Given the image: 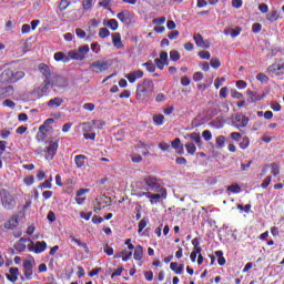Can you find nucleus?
<instances>
[{
	"label": "nucleus",
	"mask_w": 284,
	"mask_h": 284,
	"mask_svg": "<svg viewBox=\"0 0 284 284\" xmlns=\"http://www.w3.org/2000/svg\"><path fill=\"white\" fill-rule=\"evenodd\" d=\"M26 77L23 71H14L12 69H6L0 74V83H17V81H21Z\"/></svg>",
	"instance_id": "1"
},
{
	"label": "nucleus",
	"mask_w": 284,
	"mask_h": 284,
	"mask_svg": "<svg viewBox=\"0 0 284 284\" xmlns=\"http://www.w3.org/2000/svg\"><path fill=\"white\" fill-rule=\"evenodd\" d=\"M153 89L154 82L144 80L143 83L138 84L136 99H145V97H150Z\"/></svg>",
	"instance_id": "2"
},
{
	"label": "nucleus",
	"mask_w": 284,
	"mask_h": 284,
	"mask_svg": "<svg viewBox=\"0 0 284 284\" xmlns=\"http://www.w3.org/2000/svg\"><path fill=\"white\" fill-rule=\"evenodd\" d=\"M161 193L162 194H154L152 192H141L138 194V196H139V199H143V196H144V199H149V201L152 205H156V203H159V201H161V199L162 200L168 199V193L165 192V190H163Z\"/></svg>",
	"instance_id": "3"
},
{
	"label": "nucleus",
	"mask_w": 284,
	"mask_h": 284,
	"mask_svg": "<svg viewBox=\"0 0 284 284\" xmlns=\"http://www.w3.org/2000/svg\"><path fill=\"white\" fill-rule=\"evenodd\" d=\"M90 52V45L84 44L78 48V50H71L68 52L70 59L73 61H83L85 59V54Z\"/></svg>",
	"instance_id": "4"
},
{
	"label": "nucleus",
	"mask_w": 284,
	"mask_h": 284,
	"mask_svg": "<svg viewBox=\"0 0 284 284\" xmlns=\"http://www.w3.org/2000/svg\"><path fill=\"white\" fill-rule=\"evenodd\" d=\"M57 150H59V139L53 138L47 142L45 159L52 161L57 156Z\"/></svg>",
	"instance_id": "5"
},
{
	"label": "nucleus",
	"mask_w": 284,
	"mask_h": 284,
	"mask_svg": "<svg viewBox=\"0 0 284 284\" xmlns=\"http://www.w3.org/2000/svg\"><path fill=\"white\" fill-rule=\"evenodd\" d=\"M28 251L33 252V254H43L45 250H48V243L45 241H38L34 243V241L31 240V243L28 244Z\"/></svg>",
	"instance_id": "6"
},
{
	"label": "nucleus",
	"mask_w": 284,
	"mask_h": 284,
	"mask_svg": "<svg viewBox=\"0 0 284 284\" xmlns=\"http://www.w3.org/2000/svg\"><path fill=\"white\" fill-rule=\"evenodd\" d=\"M23 267H24V277L26 281H32V275L34 274L33 267H34V257L29 256L28 258L24 260L23 262Z\"/></svg>",
	"instance_id": "7"
},
{
	"label": "nucleus",
	"mask_w": 284,
	"mask_h": 284,
	"mask_svg": "<svg viewBox=\"0 0 284 284\" xmlns=\"http://www.w3.org/2000/svg\"><path fill=\"white\" fill-rule=\"evenodd\" d=\"M89 69L92 72H95V74H101L103 72H105L106 70H110V63H108V61H94L89 65Z\"/></svg>",
	"instance_id": "8"
},
{
	"label": "nucleus",
	"mask_w": 284,
	"mask_h": 284,
	"mask_svg": "<svg viewBox=\"0 0 284 284\" xmlns=\"http://www.w3.org/2000/svg\"><path fill=\"white\" fill-rule=\"evenodd\" d=\"M80 125L82 128L84 139L89 141H94V139H97V133H94V125L92 122H83Z\"/></svg>",
	"instance_id": "9"
},
{
	"label": "nucleus",
	"mask_w": 284,
	"mask_h": 284,
	"mask_svg": "<svg viewBox=\"0 0 284 284\" xmlns=\"http://www.w3.org/2000/svg\"><path fill=\"white\" fill-rule=\"evenodd\" d=\"M145 185H148V190L151 192H163V186L159 183V180L154 176H146L144 179Z\"/></svg>",
	"instance_id": "10"
},
{
	"label": "nucleus",
	"mask_w": 284,
	"mask_h": 284,
	"mask_svg": "<svg viewBox=\"0 0 284 284\" xmlns=\"http://www.w3.org/2000/svg\"><path fill=\"white\" fill-rule=\"evenodd\" d=\"M116 19L121 21L124 26H130L134 19V14L130 12L129 10H122L116 14Z\"/></svg>",
	"instance_id": "11"
},
{
	"label": "nucleus",
	"mask_w": 284,
	"mask_h": 284,
	"mask_svg": "<svg viewBox=\"0 0 284 284\" xmlns=\"http://www.w3.org/2000/svg\"><path fill=\"white\" fill-rule=\"evenodd\" d=\"M1 201L6 210H12L14 207V199L6 190H2Z\"/></svg>",
	"instance_id": "12"
},
{
	"label": "nucleus",
	"mask_w": 284,
	"mask_h": 284,
	"mask_svg": "<svg viewBox=\"0 0 284 284\" xmlns=\"http://www.w3.org/2000/svg\"><path fill=\"white\" fill-rule=\"evenodd\" d=\"M270 74L278 77V74H284V61L280 60L268 67Z\"/></svg>",
	"instance_id": "13"
},
{
	"label": "nucleus",
	"mask_w": 284,
	"mask_h": 284,
	"mask_svg": "<svg viewBox=\"0 0 284 284\" xmlns=\"http://www.w3.org/2000/svg\"><path fill=\"white\" fill-rule=\"evenodd\" d=\"M48 92H50V84L45 83L34 89L32 94L36 99H42V97H48Z\"/></svg>",
	"instance_id": "14"
},
{
	"label": "nucleus",
	"mask_w": 284,
	"mask_h": 284,
	"mask_svg": "<svg viewBox=\"0 0 284 284\" xmlns=\"http://www.w3.org/2000/svg\"><path fill=\"white\" fill-rule=\"evenodd\" d=\"M154 63H155V65H156V68H158L159 70H163V68H165V65H170V62L168 61V52L162 51V52L160 53V59L156 58V59L154 60Z\"/></svg>",
	"instance_id": "15"
},
{
	"label": "nucleus",
	"mask_w": 284,
	"mask_h": 284,
	"mask_svg": "<svg viewBox=\"0 0 284 284\" xmlns=\"http://www.w3.org/2000/svg\"><path fill=\"white\" fill-rule=\"evenodd\" d=\"M90 193V189H80L77 191L75 193V203L78 205H83V203H85L87 201V196L85 194Z\"/></svg>",
	"instance_id": "16"
},
{
	"label": "nucleus",
	"mask_w": 284,
	"mask_h": 284,
	"mask_svg": "<svg viewBox=\"0 0 284 284\" xmlns=\"http://www.w3.org/2000/svg\"><path fill=\"white\" fill-rule=\"evenodd\" d=\"M235 128H247V124L250 123V118L245 116L244 114H237L235 115Z\"/></svg>",
	"instance_id": "17"
},
{
	"label": "nucleus",
	"mask_w": 284,
	"mask_h": 284,
	"mask_svg": "<svg viewBox=\"0 0 284 284\" xmlns=\"http://www.w3.org/2000/svg\"><path fill=\"white\" fill-rule=\"evenodd\" d=\"M125 79H128L129 83H136L138 79H143V71L135 70L125 74Z\"/></svg>",
	"instance_id": "18"
},
{
	"label": "nucleus",
	"mask_w": 284,
	"mask_h": 284,
	"mask_svg": "<svg viewBox=\"0 0 284 284\" xmlns=\"http://www.w3.org/2000/svg\"><path fill=\"white\" fill-rule=\"evenodd\" d=\"M193 40L195 41V45H197V48H205L206 50L210 49V42L204 40L201 33H195L193 36Z\"/></svg>",
	"instance_id": "19"
},
{
	"label": "nucleus",
	"mask_w": 284,
	"mask_h": 284,
	"mask_svg": "<svg viewBox=\"0 0 284 284\" xmlns=\"http://www.w3.org/2000/svg\"><path fill=\"white\" fill-rule=\"evenodd\" d=\"M184 139H191V141H194L195 145H197L200 150H203V141L201 140L200 133L193 132L191 134H186Z\"/></svg>",
	"instance_id": "20"
},
{
	"label": "nucleus",
	"mask_w": 284,
	"mask_h": 284,
	"mask_svg": "<svg viewBox=\"0 0 284 284\" xmlns=\"http://www.w3.org/2000/svg\"><path fill=\"white\" fill-rule=\"evenodd\" d=\"M32 240L30 239H26V237H21L16 244H14V250L17 252H26V247H28L26 245V243H31Z\"/></svg>",
	"instance_id": "21"
},
{
	"label": "nucleus",
	"mask_w": 284,
	"mask_h": 284,
	"mask_svg": "<svg viewBox=\"0 0 284 284\" xmlns=\"http://www.w3.org/2000/svg\"><path fill=\"white\" fill-rule=\"evenodd\" d=\"M48 108H50L51 110H57V108H61V105H63V98L61 97H57L51 99L48 103H47Z\"/></svg>",
	"instance_id": "22"
},
{
	"label": "nucleus",
	"mask_w": 284,
	"mask_h": 284,
	"mask_svg": "<svg viewBox=\"0 0 284 284\" xmlns=\"http://www.w3.org/2000/svg\"><path fill=\"white\" fill-rule=\"evenodd\" d=\"M13 94H14V88L12 85L0 88V100L6 99L8 97H12Z\"/></svg>",
	"instance_id": "23"
},
{
	"label": "nucleus",
	"mask_w": 284,
	"mask_h": 284,
	"mask_svg": "<svg viewBox=\"0 0 284 284\" xmlns=\"http://www.w3.org/2000/svg\"><path fill=\"white\" fill-rule=\"evenodd\" d=\"M51 85L53 88H67L68 87V79L63 78V77H57Z\"/></svg>",
	"instance_id": "24"
},
{
	"label": "nucleus",
	"mask_w": 284,
	"mask_h": 284,
	"mask_svg": "<svg viewBox=\"0 0 284 284\" xmlns=\"http://www.w3.org/2000/svg\"><path fill=\"white\" fill-rule=\"evenodd\" d=\"M85 161H88V156L83 154L74 156V163L79 170H83V168H85Z\"/></svg>",
	"instance_id": "25"
},
{
	"label": "nucleus",
	"mask_w": 284,
	"mask_h": 284,
	"mask_svg": "<svg viewBox=\"0 0 284 284\" xmlns=\"http://www.w3.org/2000/svg\"><path fill=\"white\" fill-rule=\"evenodd\" d=\"M10 274H7V278L8 281H10L11 283H17V281L19 280V268L18 267H11L9 270Z\"/></svg>",
	"instance_id": "26"
},
{
	"label": "nucleus",
	"mask_w": 284,
	"mask_h": 284,
	"mask_svg": "<svg viewBox=\"0 0 284 284\" xmlns=\"http://www.w3.org/2000/svg\"><path fill=\"white\" fill-rule=\"evenodd\" d=\"M17 225H19V219H18L16 215L11 216V217L4 223L6 230H14V227H17Z\"/></svg>",
	"instance_id": "27"
},
{
	"label": "nucleus",
	"mask_w": 284,
	"mask_h": 284,
	"mask_svg": "<svg viewBox=\"0 0 284 284\" xmlns=\"http://www.w3.org/2000/svg\"><path fill=\"white\" fill-rule=\"evenodd\" d=\"M53 59H54V61H58V62L62 61V63H70V59H72V58H70V57H68V54L59 51V52L54 53Z\"/></svg>",
	"instance_id": "28"
},
{
	"label": "nucleus",
	"mask_w": 284,
	"mask_h": 284,
	"mask_svg": "<svg viewBox=\"0 0 284 284\" xmlns=\"http://www.w3.org/2000/svg\"><path fill=\"white\" fill-rule=\"evenodd\" d=\"M112 43L114 45V48L121 49L123 48V42L121 41V33L115 32L112 33Z\"/></svg>",
	"instance_id": "29"
},
{
	"label": "nucleus",
	"mask_w": 284,
	"mask_h": 284,
	"mask_svg": "<svg viewBox=\"0 0 284 284\" xmlns=\"http://www.w3.org/2000/svg\"><path fill=\"white\" fill-rule=\"evenodd\" d=\"M227 141V139L224 135H217L215 138V148L216 150H223V148H225V142Z\"/></svg>",
	"instance_id": "30"
},
{
	"label": "nucleus",
	"mask_w": 284,
	"mask_h": 284,
	"mask_svg": "<svg viewBox=\"0 0 284 284\" xmlns=\"http://www.w3.org/2000/svg\"><path fill=\"white\" fill-rule=\"evenodd\" d=\"M104 26L110 28V30H113V32L119 30V21H116V19H109L106 22H104Z\"/></svg>",
	"instance_id": "31"
},
{
	"label": "nucleus",
	"mask_w": 284,
	"mask_h": 284,
	"mask_svg": "<svg viewBox=\"0 0 284 284\" xmlns=\"http://www.w3.org/2000/svg\"><path fill=\"white\" fill-rule=\"evenodd\" d=\"M115 258H122V261L124 263H128V261H130V258H132V251H130V252L123 251L122 253L116 255Z\"/></svg>",
	"instance_id": "32"
},
{
	"label": "nucleus",
	"mask_w": 284,
	"mask_h": 284,
	"mask_svg": "<svg viewBox=\"0 0 284 284\" xmlns=\"http://www.w3.org/2000/svg\"><path fill=\"white\" fill-rule=\"evenodd\" d=\"M133 258L135 261H141L143 258V246L138 245L134 250Z\"/></svg>",
	"instance_id": "33"
},
{
	"label": "nucleus",
	"mask_w": 284,
	"mask_h": 284,
	"mask_svg": "<svg viewBox=\"0 0 284 284\" xmlns=\"http://www.w3.org/2000/svg\"><path fill=\"white\" fill-rule=\"evenodd\" d=\"M278 11L273 10L270 13L266 14L267 21H271V23H274V21H278Z\"/></svg>",
	"instance_id": "34"
},
{
	"label": "nucleus",
	"mask_w": 284,
	"mask_h": 284,
	"mask_svg": "<svg viewBox=\"0 0 284 284\" xmlns=\"http://www.w3.org/2000/svg\"><path fill=\"white\" fill-rule=\"evenodd\" d=\"M185 150H186L187 154L194 155V154H196V144H194L192 142H187L185 144Z\"/></svg>",
	"instance_id": "35"
},
{
	"label": "nucleus",
	"mask_w": 284,
	"mask_h": 284,
	"mask_svg": "<svg viewBox=\"0 0 284 284\" xmlns=\"http://www.w3.org/2000/svg\"><path fill=\"white\" fill-rule=\"evenodd\" d=\"M215 256L217 257L219 265L223 267L226 263L225 257L223 256V251H215Z\"/></svg>",
	"instance_id": "36"
},
{
	"label": "nucleus",
	"mask_w": 284,
	"mask_h": 284,
	"mask_svg": "<svg viewBox=\"0 0 284 284\" xmlns=\"http://www.w3.org/2000/svg\"><path fill=\"white\" fill-rule=\"evenodd\" d=\"M72 6V0H61L59 4V10L63 12V10H68Z\"/></svg>",
	"instance_id": "37"
},
{
	"label": "nucleus",
	"mask_w": 284,
	"mask_h": 284,
	"mask_svg": "<svg viewBox=\"0 0 284 284\" xmlns=\"http://www.w3.org/2000/svg\"><path fill=\"white\" fill-rule=\"evenodd\" d=\"M163 121H165V116L163 114H156L153 116V123L156 125H163Z\"/></svg>",
	"instance_id": "38"
},
{
	"label": "nucleus",
	"mask_w": 284,
	"mask_h": 284,
	"mask_svg": "<svg viewBox=\"0 0 284 284\" xmlns=\"http://www.w3.org/2000/svg\"><path fill=\"white\" fill-rule=\"evenodd\" d=\"M91 123L93 128H97L98 130H103V128H105V122L102 120H93Z\"/></svg>",
	"instance_id": "39"
},
{
	"label": "nucleus",
	"mask_w": 284,
	"mask_h": 284,
	"mask_svg": "<svg viewBox=\"0 0 284 284\" xmlns=\"http://www.w3.org/2000/svg\"><path fill=\"white\" fill-rule=\"evenodd\" d=\"M200 254H201V247L193 248V251L190 255L192 263H196V256H199Z\"/></svg>",
	"instance_id": "40"
},
{
	"label": "nucleus",
	"mask_w": 284,
	"mask_h": 284,
	"mask_svg": "<svg viewBox=\"0 0 284 284\" xmlns=\"http://www.w3.org/2000/svg\"><path fill=\"white\" fill-rule=\"evenodd\" d=\"M142 65H143V68H146L148 72H155L156 71V67L154 65V63L151 60L143 63Z\"/></svg>",
	"instance_id": "41"
},
{
	"label": "nucleus",
	"mask_w": 284,
	"mask_h": 284,
	"mask_svg": "<svg viewBox=\"0 0 284 284\" xmlns=\"http://www.w3.org/2000/svg\"><path fill=\"white\" fill-rule=\"evenodd\" d=\"M39 70L44 77H50V67L47 64H40Z\"/></svg>",
	"instance_id": "42"
},
{
	"label": "nucleus",
	"mask_w": 284,
	"mask_h": 284,
	"mask_svg": "<svg viewBox=\"0 0 284 284\" xmlns=\"http://www.w3.org/2000/svg\"><path fill=\"white\" fill-rule=\"evenodd\" d=\"M227 192H231L232 194H240L241 186H239L237 184L230 185L227 186Z\"/></svg>",
	"instance_id": "43"
},
{
	"label": "nucleus",
	"mask_w": 284,
	"mask_h": 284,
	"mask_svg": "<svg viewBox=\"0 0 284 284\" xmlns=\"http://www.w3.org/2000/svg\"><path fill=\"white\" fill-rule=\"evenodd\" d=\"M210 65L211 68L217 70V68H221V60H219V58H212L210 61Z\"/></svg>",
	"instance_id": "44"
},
{
	"label": "nucleus",
	"mask_w": 284,
	"mask_h": 284,
	"mask_svg": "<svg viewBox=\"0 0 284 284\" xmlns=\"http://www.w3.org/2000/svg\"><path fill=\"white\" fill-rule=\"evenodd\" d=\"M110 36V30H108V28H101L99 30V37L100 39H105Z\"/></svg>",
	"instance_id": "45"
},
{
	"label": "nucleus",
	"mask_w": 284,
	"mask_h": 284,
	"mask_svg": "<svg viewBox=\"0 0 284 284\" xmlns=\"http://www.w3.org/2000/svg\"><path fill=\"white\" fill-rule=\"evenodd\" d=\"M170 59L171 61H179V59H181V53L176 50H172L170 51Z\"/></svg>",
	"instance_id": "46"
},
{
	"label": "nucleus",
	"mask_w": 284,
	"mask_h": 284,
	"mask_svg": "<svg viewBox=\"0 0 284 284\" xmlns=\"http://www.w3.org/2000/svg\"><path fill=\"white\" fill-rule=\"evenodd\" d=\"M23 183L30 187V185H34V176L28 175L23 179Z\"/></svg>",
	"instance_id": "47"
},
{
	"label": "nucleus",
	"mask_w": 284,
	"mask_h": 284,
	"mask_svg": "<svg viewBox=\"0 0 284 284\" xmlns=\"http://www.w3.org/2000/svg\"><path fill=\"white\" fill-rule=\"evenodd\" d=\"M138 232L139 234H141V232H143V230H145V227H148V221H145V219H142L139 224H138Z\"/></svg>",
	"instance_id": "48"
},
{
	"label": "nucleus",
	"mask_w": 284,
	"mask_h": 284,
	"mask_svg": "<svg viewBox=\"0 0 284 284\" xmlns=\"http://www.w3.org/2000/svg\"><path fill=\"white\" fill-rule=\"evenodd\" d=\"M94 0H82V8L84 11H88L92 8V2Z\"/></svg>",
	"instance_id": "49"
},
{
	"label": "nucleus",
	"mask_w": 284,
	"mask_h": 284,
	"mask_svg": "<svg viewBox=\"0 0 284 284\" xmlns=\"http://www.w3.org/2000/svg\"><path fill=\"white\" fill-rule=\"evenodd\" d=\"M166 18L165 17H160V18H155L152 20L153 26H163V23H165Z\"/></svg>",
	"instance_id": "50"
},
{
	"label": "nucleus",
	"mask_w": 284,
	"mask_h": 284,
	"mask_svg": "<svg viewBox=\"0 0 284 284\" xmlns=\"http://www.w3.org/2000/svg\"><path fill=\"white\" fill-rule=\"evenodd\" d=\"M241 150H247L250 148V138H243L242 142L240 143Z\"/></svg>",
	"instance_id": "51"
},
{
	"label": "nucleus",
	"mask_w": 284,
	"mask_h": 284,
	"mask_svg": "<svg viewBox=\"0 0 284 284\" xmlns=\"http://www.w3.org/2000/svg\"><path fill=\"white\" fill-rule=\"evenodd\" d=\"M202 138L204 139V141H212V131L204 130L202 132Z\"/></svg>",
	"instance_id": "52"
},
{
	"label": "nucleus",
	"mask_w": 284,
	"mask_h": 284,
	"mask_svg": "<svg viewBox=\"0 0 284 284\" xmlns=\"http://www.w3.org/2000/svg\"><path fill=\"white\" fill-rule=\"evenodd\" d=\"M197 55L200 57V59H204L206 61L210 60V58L212 57V54H210V51H200Z\"/></svg>",
	"instance_id": "53"
},
{
	"label": "nucleus",
	"mask_w": 284,
	"mask_h": 284,
	"mask_svg": "<svg viewBox=\"0 0 284 284\" xmlns=\"http://www.w3.org/2000/svg\"><path fill=\"white\" fill-rule=\"evenodd\" d=\"M91 50L94 52V54H100L101 53V45L99 43L93 42L91 43Z\"/></svg>",
	"instance_id": "54"
},
{
	"label": "nucleus",
	"mask_w": 284,
	"mask_h": 284,
	"mask_svg": "<svg viewBox=\"0 0 284 284\" xmlns=\"http://www.w3.org/2000/svg\"><path fill=\"white\" fill-rule=\"evenodd\" d=\"M237 90H245V88H247V82L243 81V80H239L235 83Z\"/></svg>",
	"instance_id": "55"
},
{
	"label": "nucleus",
	"mask_w": 284,
	"mask_h": 284,
	"mask_svg": "<svg viewBox=\"0 0 284 284\" xmlns=\"http://www.w3.org/2000/svg\"><path fill=\"white\" fill-rule=\"evenodd\" d=\"M39 130L40 131L37 133V140L43 141L45 139V133H43L44 126H40Z\"/></svg>",
	"instance_id": "56"
},
{
	"label": "nucleus",
	"mask_w": 284,
	"mask_h": 284,
	"mask_svg": "<svg viewBox=\"0 0 284 284\" xmlns=\"http://www.w3.org/2000/svg\"><path fill=\"white\" fill-rule=\"evenodd\" d=\"M231 97H232V99H243V93L236 91L235 89H232Z\"/></svg>",
	"instance_id": "57"
},
{
	"label": "nucleus",
	"mask_w": 284,
	"mask_h": 284,
	"mask_svg": "<svg viewBox=\"0 0 284 284\" xmlns=\"http://www.w3.org/2000/svg\"><path fill=\"white\" fill-rule=\"evenodd\" d=\"M131 161L133 163H141L143 161V158L136 153L131 154Z\"/></svg>",
	"instance_id": "58"
},
{
	"label": "nucleus",
	"mask_w": 284,
	"mask_h": 284,
	"mask_svg": "<svg viewBox=\"0 0 284 284\" xmlns=\"http://www.w3.org/2000/svg\"><path fill=\"white\" fill-rule=\"evenodd\" d=\"M223 83H225V78H217L214 82L215 90H219Z\"/></svg>",
	"instance_id": "59"
},
{
	"label": "nucleus",
	"mask_w": 284,
	"mask_h": 284,
	"mask_svg": "<svg viewBox=\"0 0 284 284\" xmlns=\"http://www.w3.org/2000/svg\"><path fill=\"white\" fill-rule=\"evenodd\" d=\"M203 72H201V71H197V72H195L194 74H193V81H195V82H199V81H203Z\"/></svg>",
	"instance_id": "60"
},
{
	"label": "nucleus",
	"mask_w": 284,
	"mask_h": 284,
	"mask_svg": "<svg viewBox=\"0 0 284 284\" xmlns=\"http://www.w3.org/2000/svg\"><path fill=\"white\" fill-rule=\"evenodd\" d=\"M230 90L226 87H223L220 90V98L221 99H227V94H229Z\"/></svg>",
	"instance_id": "61"
},
{
	"label": "nucleus",
	"mask_w": 284,
	"mask_h": 284,
	"mask_svg": "<svg viewBox=\"0 0 284 284\" xmlns=\"http://www.w3.org/2000/svg\"><path fill=\"white\" fill-rule=\"evenodd\" d=\"M75 34L79 39H85V31L81 28L75 29Z\"/></svg>",
	"instance_id": "62"
},
{
	"label": "nucleus",
	"mask_w": 284,
	"mask_h": 284,
	"mask_svg": "<svg viewBox=\"0 0 284 284\" xmlns=\"http://www.w3.org/2000/svg\"><path fill=\"white\" fill-rule=\"evenodd\" d=\"M180 146H181V139L176 138L174 141L171 142V148H173V150H179Z\"/></svg>",
	"instance_id": "63"
},
{
	"label": "nucleus",
	"mask_w": 284,
	"mask_h": 284,
	"mask_svg": "<svg viewBox=\"0 0 284 284\" xmlns=\"http://www.w3.org/2000/svg\"><path fill=\"white\" fill-rule=\"evenodd\" d=\"M80 219H83L84 221H90V219H92V212H89V213L81 212Z\"/></svg>",
	"instance_id": "64"
}]
</instances>
